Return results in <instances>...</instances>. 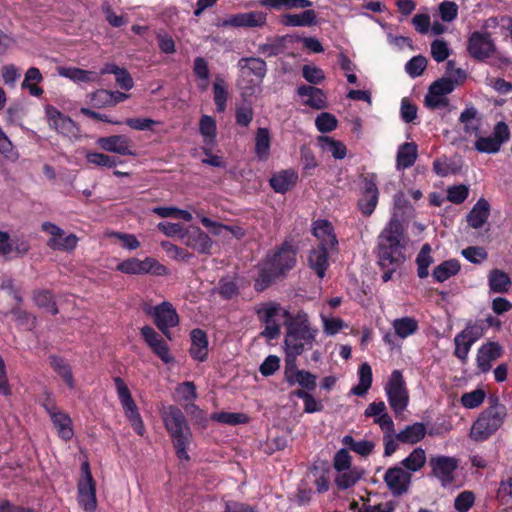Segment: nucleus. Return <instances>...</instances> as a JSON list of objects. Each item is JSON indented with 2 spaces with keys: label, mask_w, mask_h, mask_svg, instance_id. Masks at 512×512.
Masks as SVG:
<instances>
[{
  "label": "nucleus",
  "mask_w": 512,
  "mask_h": 512,
  "mask_svg": "<svg viewBox=\"0 0 512 512\" xmlns=\"http://www.w3.org/2000/svg\"><path fill=\"white\" fill-rule=\"evenodd\" d=\"M406 244L402 222L397 217L391 218L378 237L379 266L402 265L406 260Z\"/></svg>",
  "instance_id": "obj_1"
},
{
  "label": "nucleus",
  "mask_w": 512,
  "mask_h": 512,
  "mask_svg": "<svg viewBox=\"0 0 512 512\" xmlns=\"http://www.w3.org/2000/svg\"><path fill=\"white\" fill-rule=\"evenodd\" d=\"M318 333L312 328L306 314H298L291 322L287 323L285 335V352L288 365L294 366L296 358L301 355L305 346L311 348Z\"/></svg>",
  "instance_id": "obj_2"
},
{
  "label": "nucleus",
  "mask_w": 512,
  "mask_h": 512,
  "mask_svg": "<svg viewBox=\"0 0 512 512\" xmlns=\"http://www.w3.org/2000/svg\"><path fill=\"white\" fill-rule=\"evenodd\" d=\"M507 415L506 407L495 403L482 411L470 430V437L477 441H484L494 434L504 423Z\"/></svg>",
  "instance_id": "obj_3"
},
{
  "label": "nucleus",
  "mask_w": 512,
  "mask_h": 512,
  "mask_svg": "<svg viewBox=\"0 0 512 512\" xmlns=\"http://www.w3.org/2000/svg\"><path fill=\"white\" fill-rule=\"evenodd\" d=\"M297 250L292 239H286L273 252L267 254L264 263L280 277L285 276L296 264Z\"/></svg>",
  "instance_id": "obj_4"
},
{
  "label": "nucleus",
  "mask_w": 512,
  "mask_h": 512,
  "mask_svg": "<svg viewBox=\"0 0 512 512\" xmlns=\"http://www.w3.org/2000/svg\"><path fill=\"white\" fill-rule=\"evenodd\" d=\"M388 402L396 415L405 411L409 403V393L401 371L394 370L385 386Z\"/></svg>",
  "instance_id": "obj_5"
},
{
  "label": "nucleus",
  "mask_w": 512,
  "mask_h": 512,
  "mask_svg": "<svg viewBox=\"0 0 512 512\" xmlns=\"http://www.w3.org/2000/svg\"><path fill=\"white\" fill-rule=\"evenodd\" d=\"M283 314L288 317V311H282L281 305L277 302H266L259 305L256 309L258 319L265 325L264 331L261 333L267 339H275L280 335L279 316Z\"/></svg>",
  "instance_id": "obj_6"
},
{
  "label": "nucleus",
  "mask_w": 512,
  "mask_h": 512,
  "mask_svg": "<svg viewBox=\"0 0 512 512\" xmlns=\"http://www.w3.org/2000/svg\"><path fill=\"white\" fill-rule=\"evenodd\" d=\"M114 383L127 419L135 432L142 436L145 432L144 423L128 386L120 377L114 378Z\"/></svg>",
  "instance_id": "obj_7"
},
{
  "label": "nucleus",
  "mask_w": 512,
  "mask_h": 512,
  "mask_svg": "<svg viewBox=\"0 0 512 512\" xmlns=\"http://www.w3.org/2000/svg\"><path fill=\"white\" fill-rule=\"evenodd\" d=\"M78 503L87 512H93L97 508L96 483L90 471L88 462L81 465V478L78 481Z\"/></svg>",
  "instance_id": "obj_8"
},
{
  "label": "nucleus",
  "mask_w": 512,
  "mask_h": 512,
  "mask_svg": "<svg viewBox=\"0 0 512 512\" xmlns=\"http://www.w3.org/2000/svg\"><path fill=\"white\" fill-rule=\"evenodd\" d=\"M431 476L435 477L442 487H448L455 481V473L459 460L455 457L437 455L429 459Z\"/></svg>",
  "instance_id": "obj_9"
},
{
  "label": "nucleus",
  "mask_w": 512,
  "mask_h": 512,
  "mask_svg": "<svg viewBox=\"0 0 512 512\" xmlns=\"http://www.w3.org/2000/svg\"><path fill=\"white\" fill-rule=\"evenodd\" d=\"M116 269L122 273L133 275L154 274L157 276H165L169 273L166 266L151 257H146L144 260L129 258L119 263Z\"/></svg>",
  "instance_id": "obj_10"
},
{
  "label": "nucleus",
  "mask_w": 512,
  "mask_h": 512,
  "mask_svg": "<svg viewBox=\"0 0 512 512\" xmlns=\"http://www.w3.org/2000/svg\"><path fill=\"white\" fill-rule=\"evenodd\" d=\"M484 333L481 321L468 323L466 327L455 336V356L462 362L466 361L471 346L479 340Z\"/></svg>",
  "instance_id": "obj_11"
},
{
  "label": "nucleus",
  "mask_w": 512,
  "mask_h": 512,
  "mask_svg": "<svg viewBox=\"0 0 512 512\" xmlns=\"http://www.w3.org/2000/svg\"><path fill=\"white\" fill-rule=\"evenodd\" d=\"M510 138V130L505 122H498L487 137H479L475 142V149L481 153H497L501 146Z\"/></svg>",
  "instance_id": "obj_12"
},
{
  "label": "nucleus",
  "mask_w": 512,
  "mask_h": 512,
  "mask_svg": "<svg viewBox=\"0 0 512 512\" xmlns=\"http://www.w3.org/2000/svg\"><path fill=\"white\" fill-rule=\"evenodd\" d=\"M43 231L50 235L47 246L53 250L73 251L78 244V237L75 234L65 236V232L52 222H44L41 225Z\"/></svg>",
  "instance_id": "obj_13"
},
{
  "label": "nucleus",
  "mask_w": 512,
  "mask_h": 512,
  "mask_svg": "<svg viewBox=\"0 0 512 512\" xmlns=\"http://www.w3.org/2000/svg\"><path fill=\"white\" fill-rule=\"evenodd\" d=\"M467 49L473 58L483 60L494 53L495 44L488 32L475 31L468 39Z\"/></svg>",
  "instance_id": "obj_14"
},
{
  "label": "nucleus",
  "mask_w": 512,
  "mask_h": 512,
  "mask_svg": "<svg viewBox=\"0 0 512 512\" xmlns=\"http://www.w3.org/2000/svg\"><path fill=\"white\" fill-rule=\"evenodd\" d=\"M97 145L104 151L119 154L121 156H135L134 143L126 135L118 134L100 137Z\"/></svg>",
  "instance_id": "obj_15"
},
{
  "label": "nucleus",
  "mask_w": 512,
  "mask_h": 512,
  "mask_svg": "<svg viewBox=\"0 0 512 512\" xmlns=\"http://www.w3.org/2000/svg\"><path fill=\"white\" fill-rule=\"evenodd\" d=\"M154 322L157 328L171 340L170 328L179 324V317L169 302H163L154 308Z\"/></svg>",
  "instance_id": "obj_16"
},
{
  "label": "nucleus",
  "mask_w": 512,
  "mask_h": 512,
  "mask_svg": "<svg viewBox=\"0 0 512 512\" xmlns=\"http://www.w3.org/2000/svg\"><path fill=\"white\" fill-rule=\"evenodd\" d=\"M411 478V474L402 467L394 466L387 469L384 482L394 496H402L408 492Z\"/></svg>",
  "instance_id": "obj_17"
},
{
  "label": "nucleus",
  "mask_w": 512,
  "mask_h": 512,
  "mask_svg": "<svg viewBox=\"0 0 512 512\" xmlns=\"http://www.w3.org/2000/svg\"><path fill=\"white\" fill-rule=\"evenodd\" d=\"M140 332L148 347L164 363L168 364L174 361V358L169 352L167 343L152 327L143 326Z\"/></svg>",
  "instance_id": "obj_18"
},
{
  "label": "nucleus",
  "mask_w": 512,
  "mask_h": 512,
  "mask_svg": "<svg viewBox=\"0 0 512 512\" xmlns=\"http://www.w3.org/2000/svg\"><path fill=\"white\" fill-rule=\"evenodd\" d=\"M267 22V13L263 11H250L230 15L224 22V26L256 28L263 27Z\"/></svg>",
  "instance_id": "obj_19"
},
{
  "label": "nucleus",
  "mask_w": 512,
  "mask_h": 512,
  "mask_svg": "<svg viewBox=\"0 0 512 512\" xmlns=\"http://www.w3.org/2000/svg\"><path fill=\"white\" fill-rule=\"evenodd\" d=\"M313 235L319 240L317 247H323L328 250H337L338 240L334 233V228L328 220L319 219L313 223Z\"/></svg>",
  "instance_id": "obj_20"
},
{
  "label": "nucleus",
  "mask_w": 512,
  "mask_h": 512,
  "mask_svg": "<svg viewBox=\"0 0 512 512\" xmlns=\"http://www.w3.org/2000/svg\"><path fill=\"white\" fill-rule=\"evenodd\" d=\"M379 191L374 179L365 178L364 180V190L360 199L358 200V208L361 213L368 217L370 216L378 203Z\"/></svg>",
  "instance_id": "obj_21"
},
{
  "label": "nucleus",
  "mask_w": 512,
  "mask_h": 512,
  "mask_svg": "<svg viewBox=\"0 0 512 512\" xmlns=\"http://www.w3.org/2000/svg\"><path fill=\"white\" fill-rule=\"evenodd\" d=\"M168 433L172 439L173 446L176 451V455L180 460L188 461L190 459L187 449L192 442V432L189 425L185 428H175L168 430Z\"/></svg>",
  "instance_id": "obj_22"
},
{
  "label": "nucleus",
  "mask_w": 512,
  "mask_h": 512,
  "mask_svg": "<svg viewBox=\"0 0 512 512\" xmlns=\"http://www.w3.org/2000/svg\"><path fill=\"white\" fill-rule=\"evenodd\" d=\"M285 378L290 385L298 383L307 390H313L316 387V376L309 371L298 370L296 368V361L294 362V366L288 365L286 362Z\"/></svg>",
  "instance_id": "obj_23"
},
{
  "label": "nucleus",
  "mask_w": 512,
  "mask_h": 512,
  "mask_svg": "<svg viewBox=\"0 0 512 512\" xmlns=\"http://www.w3.org/2000/svg\"><path fill=\"white\" fill-rule=\"evenodd\" d=\"M238 67L243 75H253L257 84L262 82L267 73L266 62L258 57H243L238 61Z\"/></svg>",
  "instance_id": "obj_24"
},
{
  "label": "nucleus",
  "mask_w": 512,
  "mask_h": 512,
  "mask_svg": "<svg viewBox=\"0 0 512 512\" xmlns=\"http://www.w3.org/2000/svg\"><path fill=\"white\" fill-rule=\"evenodd\" d=\"M490 210V204L485 198L481 197L478 199L467 214L466 220L468 225L474 229L483 227L490 216Z\"/></svg>",
  "instance_id": "obj_25"
},
{
  "label": "nucleus",
  "mask_w": 512,
  "mask_h": 512,
  "mask_svg": "<svg viewBox=\"0 0 512 512\" xmlns=\"http://www.w3.org/2000/svg\"><path fill=\"white\" fill-rule=\"evenodd\" d=\"M502 348L496 342H489L482 345L477 354V365L481 372H487L491 363L501 356Z\"/></svg>",
  "instance_id": "obj_26"
},
{
  "label": "nucleus",
  "mask_w": 512,
  "mask_h": 512,
  "mask_svg": "<svg viewBox=\"0 0 512 512\" xmlns=\"http://www.w3.org/2000/svg\"><path fill=\"white\" fill-rule=\"evenodd\" d=\"M46 115L48 118L49 126L57 132L68 135L73 132L74 122L57 108L53 106L46 107Z\"/></svg>",
  "instance_id": "obj_27"
},
{
  "label": "nucleus",
  "mask_w": 512,
  "mask_h": 512,
  "mask_svg": "<svg viewBox=\"0 0 512 512\" xmlns=\"http://www.w3.org/2000/svg\"><path fill=\"white\" fill-rule=\"evenodd\" d=\"M331 250L323 247H316L310 250L308 256L309 267L322 279L325 277L326 270L329 267V252Z\"/></svg>",
  "instance_id": "obj_28"
},
{
  "label": "nucleus",
  "mask_w": 512,
  "mask_h": 512,
  "mask_svg": "<svg viewBox=\"0 0 512 512\" xmlns=\"http://www.w3.org/2000/svg\"><path fill=\"white\" fill-rule=\"evenodd\" d=\"M280 23L287 27H305L317 24V14L314 10L305 9L300 14H283Z\"/></svg>",
  "instance_id": "obj_29"
},
{
  "label": "nucleus",
  "mask_w": 512,
  "mask_h": 512,
  "mask_svg": "<svg viewBox=\"0 0 512 512\" xmlns=\"http://www.w3.org/2000/svg\"><path fill=\"white\" fill-rule=\"evenodd\" d=\"M191 357L203 362L208 355V339L206 333L201 329H194L191 332V347L189 349Z\"/></svg>",
  "instance_id": "obj_30"
},
{
  "label": "nucleus",
  "mask_w": 512,
  "mask_h": 512,
  "mask_svg": "<svg viewBox=\"0 0 512 512\" xmlns=\"http://www.w3.org/2000/svg\"><path fill=\"white\" fill-rule=\"evenodd\" d=\"M161 417L167 431L175 428H185L188 425L182 410L174 405L163 407Z\"/></svg>",
  "instance_id": "obj_31"
},
{
  "label": "nucleus",
  "mask_w": 512,
  "mask_h": 512,
  "mask_svg": "<svg viewBox=\"0 0 512 512\" xmlns=\"http://www.w3.org/2000/svg\"><path fill=\"white\" fill-rule=\"evenodd\" d=\"M298 180V175L292 170H284L275 174L269 180L271 187L277 193H286L291 190Z\"/></svg>",
  "instance_id": "obj_32"
},
{
  "label": "nucleus",
  "mask_w": 512,
  "mask_h": 512,
  "mask_svg": "<svg viewBox=\"0 0 512 512\" xmlns=\"http://www.w3.org/2000/svg\"><path fill=\"white\" fill-rule=\"evenodd\" d=\"M426 435V426L421 422L413 423L412 425H408L396 434L397 441L414 445L420 442Z\"/></svg>",
  "instance_id": "obj_33"
},
{
  "label": "nucleus",
  "mask_w": 512,
  "mask_h": 512,
  "mask_svg": "<svg viewBox=\"0 0 512 512\" xmlns=\"http://www.w3.org/2000/svg\"><path fill=\"white\" fill-rule=\"evenodd\" d=\"M418 156L417 145L414 142L402 144L397 152L396 167L398 170L406 169L414 165Z\"/></svg>",
  "instance_id": "obj_34"
},
{
  "label": "nucleus",
  "mask_w": 512,
  "mask_h": 512,
  "mask_svg": "<svg viewBox=\"0 0 512 512\" xmlns=\"http://www.w3.org/2000/svg\"><path fill=\"white\" fill-rule=\"evenodd\" d=\"M271 135L268 128L260 127L255 136V155L260 161L268 159L270 154Z\"/></svg>",
  "instance_id": "obj_35"
},
{
  "label": "nucleus",
  "mask_w": 512,
  "mask_h": 512,
  "mask_svg": "<svg viewBox=\"0 0 512 512\" xmlns=\"http://www.w3.org/2000/svg\"><path fill=\"white\" fill-rule=\"evenodd\" d=\"M59 436L64 440H70L73 436L72 420L68 414L58 410L50 416Z\"/></svg>",
  "instance_id": "obj_36"
},
{
  "label": "nucleus",
  "mask_w": 512,
  "mask_h": 512,
  "mask_svg": "<svg viewBox=\"0 0 512 512\" xmlns=\"http://www.w3.org/2000/svg\"><path fill=\"white\" fill-rule=\"evenodd\" d=\"M392 327L399 338L405 339L418 331L419 324L415 318L405 316L395 319L392 322Z\"/></svg>",
  "instance_id": "obj_37"
},
{
  "label": "nucleus",
  "mask_w": 512,
  "mask_h": 512,
  "mask_svg": "<svg viewBox=\"0 0 512 512\" xmlns=\"http://www.w3.org/2000/svg\"><path fill=\"white\" fill-rule=\"evenodd\" d=\"M42 81L43 76L40 70L36 67H31L26 71L21 87L22 89H27L32 96L39 97L43 94V89L37 86V84Z\"/></svg>",
  "instance_id": "obj_38"
},
{
  "label": "nucleus",
  "mask_w": 512,
  "mask_h": 512,
  "mask_svg": "<svg viewBox=\"0 0 512 512\" xmlns=\"http://www.w3.org/2000/svg\"><path fill=\"white\" fill-rule=\"evenodd\" d=\"M460 263L456 259L446 260L433 269L432 276L437 282H444L460 271Z\"/></svg>",
  "instance_id": "obj_39"
},
{
  "label": "nucleus",
  "mask_w": 512,
  "mask_h": 512,
  "mask_svg": "<svg viewBox=\"0 0 512 512\" xmlns=\"http://www.w3.org/2000/svg\"><path fill=\"white\" fill-rule=\"evenodd\" d=\"M427 461L426 452L421 447L415 448L406 458L401 461V465L410 474L421 470Z\"/></svg>",
  "instance_id": "obj_40"
},
{
  "label": "nucleus",
  "mask_w": 512,
  "mask_h": 512,
  "mask_svg": "<svg viewBox=\"0 0 512 512\" xmlns=\"http://www.w3.org/2000/svg\"><path fill=\"white\" fill-rule=\"evenodd\" d=\"M49 359L50 365L54 371L65 381L70 389H73L75 387V382L70 365L65 361V359L56 355H51Z\"/></svg>",
  "instance_id": "obj_41"
},
{
  "label": "nucleus",
  "mask_w": 512,
  "mask_h": 512,
  "mask_svg": "<svg viewBox=\"0 0 512 512\" xmlns=\"http://www.w3.org/2000/svg\"><path fill=\"white\" fill-rule=\"evenodd\" d=\"M478 111L475 107H466L460 114L459 121L463 124V130L466 134H477L479 131L480 120L477 118Z\"/></svg>",
  "instance_id": "obj_42"
},
{
  "label": "nucleus",
  "mask_w": 512,
  "mask_h": 512,
  "mask_svg": "<svg viewBox=\"0 0 512 512\" xmlns=\"http://www.w3.org/2000/svg\"><path fill=\"white\" fill-rule=\"evenodd\" d=\"M58 74L75 82H93L97 80L95 72L77 67H60L58 68Z\"/></svg>",
  "instance_id": "obj_43"
},
{
  "label": "nucleus",
  "mask_w": 512,
  "mask_h": 512,
  "mask_svg": "<svg viewBox=\"0 0 512 512\" xmlns=\"http://www.w3.org/2000/svg\"><path fill=\"white\" fill-rule=\"evenodd\" d=\"M359 383L351 389V393L356 396H364L372 385V369L368 363L360 365L358 370Z\"/></svg>",
  "instance_id": "obj_44"
},
{
  "label": "nucleus",
  "mask_w": 512,
  "mask_h": 512,
  "mask_svg": "<svg viewBox=\"0 0 512 512\" xmlns=\"http://www.w3.org/2000/svg\"><path fill=\"white\" fill-rule=\"evenodd\" d=\"M187 244L201 254H208L212 247V240L208 234L197 229L189 235Z\"/></svg>",
  "instance_id": "obj_45"
},
{
  "label": "nucleus",
  "mask_w": 512,
  "mask_h": 512,
  "mask_svg": "<svg viewBox=\"0 0 512 512\" xmlns=\"http://www.w3.org/2000/svg\"><path fill=\"white\" fill-rule=\"evenodd\" d=\"M430 244H424L416 257L417 275L424 279L429 275V266L433 263Z\"/></svg>",
  "instance_id": "obj_46"
},
{
  "label": "nucleus",
  "mask_w": 512,
  "mask_h": 512,
  "mask_svg": "<svg viewBox=\"0 0 512 512\" xmlns=\"http://www.w3.org/2000/svg\"><path fill=\"white\" fill-rule=\"evenodd\" d=\"M214 102L216 110L222 113L226 109V103L228 99V91L225 80L221 76H216L213 84Z\"/></svg>",
  "instance_id": "obj_47"
},
{
  "label": "nucleus",
  "mask_w": 512,
  "mask_h": 512,
  "mask_svg": "<svg viewBox=\"0 0 512 512\" xmlns=\"http://www.w3.org/2000/svg\"><path fill=\"white\" fill-rule=\"evenodd\" d=\"M318 142L321 148L330 152L334 158L343 159L346 156L347 150L343 142L328 136L318 137Z\"/></svg>",
  "instance_id": "obj_48"
},
{
  "label": "nucleus",
  "mask_w": 512,
  "mask_h": 512,
  "mask_svg": "<svg viewBox=\"0 0 512 512\" xmlns=\"http://www.w3.org/2000/svg\"><path fill=\"white\" fill-rule=\"evenodd\" d=\"M262 6L274 9H306L312 5L310 0H260Z\"/></svg>",
  "instance_id": "obj_49"
},
{
  "label": "nucleus",
  "mask_w": 512,
  "mask_h": 512,
  "mask_svg": "<svg viewBox=\"0 0 512 512\" xmlns=\"http://www.w3.org/2000/svg\"><path fill=\"white\" fill-rule=\"evenodd\" d=\"M33 300L38 307L46 309L52 315L58 314L59 311L51 291L37 290L33 293Z\"/></svg>",
  "instance_id": "obj_50"
},
{
  "label": "nucleus",
  "mask_w": 512,
  "mask_h": 512,
  "mask_svg": "<svg viewBox=\"0 0 512 512\" xmlns=\"http://www.w3.org/2000/svg\"><path fill=\"white\" fill-rule=\"evenodd\" d=\"M335 477V484L341 490L348 489L354 486L361 478V474L354 468L337 471Z\"/></svg>",
  "instance_id": "obj_51"
},
{
  "label": "nucleus",
  "mask_w": 512,
  "mask_h": 512,
  "mask_svg": "<svg viewBox=\"0 0 512 512\" xmlns=\"http://www.w3.org/2000/svg\"><path fill=\"white\" fill-rule=\"evenodd\" d=\"M199 131L206 145H213L216 137V122L208 115H203L199 121Z\"/></svg>",
  "instance_id": "obj_52"
},
{
  "label": "nucleus",
  "mask_w": 512,
  "mask_h": 512,
  "mask_svg": "<svg viewBox=\"0 0 512 512\" xmlns=\"http://www.w3.org/2000/svg\"><path fill=\"white\" fill-rule=\"evenodd\" d=\"M511 284L509 276L501 270H493L489 276L490 289L497 293L508 291Z\"/></svg>",
  "instance_id": "obj_53"
},
{
  "label": "nucleus",
  "mask_w": 512,
  "mask_h": 512,
  "mask_svg": "<svg viewBox=\"0 0 512 512\" xmlns=\"http://www.w3.org/2000/svg\"><path fill=\"white\" fill-rule=\"evenodd\" d=\"M278 278H280V276L264 263L258 277L255 279L254 289L258 292H262Z\"/></svg>",
  "instance_id": "obj_54"
},
{
  "label": "nucleus",
  "mask_w": 512,
  "mask_h": 512,
  "mask_svg": "<svg viewBox=\"0 0 512 512\" xmlns=\"http://www.w3.org/2000/svg\"><path fill=\"white\" fill-rule=\"evenodd\" d=\"M285 50V37H275L267 43L261 44L258 51L268 57L277 56Z\"/></svg>",
  "instance_id": "obj_55"
},
{
  "label": "nucleus",
  "mask_w": 512,
  "mask_h": 512,
  "mask_svg": "<svg viewBox=\"0 0 512 512\" xmlns=\"http://www.w3.org/2000/svg\"><path fill=\"white\" fill-rule=\"evenodd\" d=\"M211 419L228 425L245 424L249 417L244 413L219 412L213 413Z\"/></svg>",
  "instance_id": "obj_56"
},
{
  "label": "nucleus",
  "mask_w": 512,
  "mask_h": 512,
  "mask_svg": "<svg viewBox=\"0 0 512 512\" xmlns=\"http://www.w3.org/2000/svg\"><path fill=\"white\" fill-rule=\"evenodd\" d=\"M86 160L89 164L105 168H113L118 163L115 157L99 152H87Z\"/></svg>",
  "instance_id": "obj_57"
},
{
  "label": "nucleus",
  "mask_w": 512,
  "mask_h": 512,
  "mask_svg": "<svg viewBox=\"0 0 512 512\" xmlns=\"http://www.w3.org/2000/svg\"><path fill=\"white\" fill-rule=\"evenodd\" d=\"M315 125L321 133H328L337 128L338 120L333 114L322 112L316 117Z\"/></svg>",
  "instance_id": "obj_58"
},
{
  "label": "nucleus",
  "mask_w": 512,
  "mask_h": 512,
  "mask_svg": "<svg viewBox=\"0 0 512 512\" xmlns=\"http://www.w3.org/2000/svg\"><path fill=\"white\" fill-rule=\"evenodd\" d=\"M485 396L486 395L483 390L476 389L472 392L464 393L461 396L460 402L465 408L474 409L483 403Z\"/></svg>",
  "instance_id": "obj_59"
},
{
  "label": "nucleus",
  "mask_w": 512,
  "mask_h": 512,
  "mask_svg": "<svg viewBox=\"0 0 512 512\" xmlns=\"http://www.w3.org/2000/svg\"><path fill=\"white\" fill-rule=\"evenodd\" d=\"M426 66V58L424 56L418 55L414 56L406 63L405 70L411 77H418L423 74Z\"/></svg>",
  "instance_id": "obj_60"
},
{
  "label": "nucleus",
  "mask_w": 512,
  "mask_h": 512,
  "mask_svg": "<svg viewBox=\"0 0 512 512\" xmlns=\"http://www.w3.org/2000/svg\"><path fill=\"white\" fill-rule=\"evenodd\" d=\"M475 495L472 491L461 492L454 501V508L458 512H467L474 505Z\"/></svg>",
  "instance_id": "obj_61"
},
{
  "label": "nucleus",
  "mask_w": 512,
  "mask_h": 512,
  "mask_svg": "<svg viewBox=\"0 0 512 512\" xmlns=\"http://www.w3.org/2000/svg\"><path fill=\"white\" fill-rule=\"evenodd\" d=\"M455 88V82L449 78H441L431 84L429 90L437 96H444L451 93Z\"/></svg>",
  "instance_id": "obj_62"
},
{
  "label": "nucleus",
  "mask_w": 512,
  "mask_h": 512,
  "mask_svg": "<svg viewBox=\"0 0 512 512\" xmlns=\"http://www.w3.org/2000/svg\"><path fill=\"white\" fill-rule=\"evenodd\" d=\"M469 194V189L466 185L460 184L449 187L447 189V199L454 204L463 203Z\"/></svg>",
  "instance_id": "obj_63"
},
{
  "label": "nucleus",
  "mask_w": 512,
  "mask_h": 512,
  "mask_svg": "<svg viewBox=\"0 0 512 512\" xmlns=\"http://www.w3.org/2000/svg\"><path fill=\"white\" fill-rule=\"evenodd\" d=\"M217 292L223 299L229 300L238 295L239 288L234 281L221 279L217 287Z\"/></svg>",
  "instance_id": "obj_64"
}]
</instances>
